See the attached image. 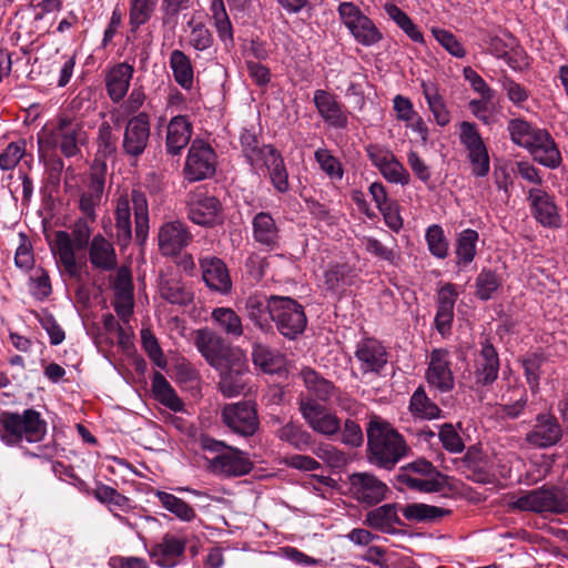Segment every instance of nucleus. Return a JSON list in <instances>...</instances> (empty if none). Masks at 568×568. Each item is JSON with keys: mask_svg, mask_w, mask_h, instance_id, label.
Instances as JSON below:
<instances>
[{"mask_svg": "<svg viewBox=\"0 0 568 568\" xmlns=\"http://www.w3.org/2000/svg\"><path fill=\"white\" fill-rule=\"evenodd\" d=\"M366 433L371 464L390 470L408 454L406 440L389 423L374 417Z\"/></svg>", "mask_w": 568, "mask_h": 568, "instance_id": "f257e3e1", "label": "nucleus"}, {"mask_svg": "<svg viewBox=\"0 0 568 568\" xmlns=\"http://www.w3.org/2000/svg\"><path fill=\"white\" fill-rule=\"evenodd\" d=\"M43 132V142L59 149L65 158L80 154L81 146L89 140L84 120L70 110L58 113Z\"/></svg>", "mask_w": 568, "mask_h": 568, "instance_id": "f03ea898", "label": "nucleus"}, {"mask_svg": "<svg viewBox=\"0 0 568 568\" xmlns=\"http://www.w3.org/2000/svg\"><path fill=\"white\" fill-rule=\"evenodd\" d=\"M507 129L511 141L527 149L535 161L550 169L560 165V152L547 130L535 128L519 119L511 120Z\"/></svg>", "mask_w": 568, "mask_h": 568, "instance_id": "7ed1b4c3", "label": "nucleus"}, {"mask_svg": "<svg viewBox=\"0 0 568 568\" xmlns=\"http://www.w3.org/2000/svg\"><path fill=\"white\" fill-rule=\"evenodd\" d=\"M47 434V423L32 408L22 414L3 410L0 413V440L7 446H18L23 440L39 443Z\"/></svg>", "mask_w": 568, "mask_h": 568, "instance_id": "20e7f679", "label": "nucleus"}, {"mask_svg": "<svg viewBox=\"0 0 568 568\" xmlns=\"http://www.w3.org/2000/svg\"><path fill=\"white\" fill-rule=\"evenodd\" d=\"M131 202L135 220V235L144 242L149 233V205L145 194L133 190L131 196L120 195L115 205V230L119 244L126 245L132 236Z\"/></svg>", "mask_w": 568, "mask_h": 568, "instance_id": "39448f33", "label": "nucleus"}, {"mask_svg": "<svg viewBox=\"0 0 568 568\" xmlns=\"http://www.w3.org/2000/svg\"><path fill=\"white\" fill-rule=\"evenodd\" d=\"M90 220L79 219L72 226L71 233L57 231L54 234V246L52 251L64 272L73 280L81 281L82 265L77 262L75 250L88 247L92 234Z\"/></svg>", "mask_w": 568, "mask_h": 568, "instance_id": "423d86ee", "label": "nucleus"}, {"mask_svg": "<svg viewBox=\"0 0 568 568\" xmlns=\"http://www.w3.org/2000/svg\"><path fill=\"white\" fill-rule=\"evenodd\" d=\"M511 506L521 511L562 514L568 511V497L559 488L542 487L519 496Z\"/></svg>", "mask_w": 568, "mask_h": 568, "instance_id": "0eeeda50", "label": "nucleus"}, {"mask_svg": "<svg viewBox=\"0 0 568 568\" xmlns=\"http://www.w3.org/2000/svg\"><path fill=\"white\" fill-rule=\"evenodd\" d=\"M337 11L344 26L359 44L372 47L383 39L374 21L353 2H342Z\"/></svg>", "mask_w": 568, "mask_h": 568, "instance_id": "6e6552de", "label": "nucleus"}, {"mask_svg": "<svg viewBox=\"0 0 568 568\" xmlns=\"http://www.w3.org/2000/svg\"><path fill=\"white\" fill-rule=\"evenodd\" d=\"M219 372V390L224 397L232 398L246 395L250 390V367L245 354L242 352L227 362L226 365L215 368Z\"/></svg>", "mask_w": 568, "mask_h": 568, "instance_id": "1a4fd4ad", "label": "nucleus"}, {"mask_svg": "<svg viewBox=\"0 0 568 568\" xmlns=\"http://www.w3.org/2000/svg\"><path fill=\"white\" fill-rule=\"evenodd\" d=\"M273 306V322L282 336L295 339L306 328L307 318L303 306L291 297L280 296Z\"/></svg>", "mask_w": 568, "mask_h": 568, "instance_id": "9d476101", "label": "nucleus"}, {"mask_svg": "<svg viewBox=\"0 0 568 568\" xmlns=\"http://www.w3.org/2000/svg\"><path fill=\"white\" fill-rule=\"evenodd\" d=\"M221 419L233 434L242 437H252L260 428L256 406L248 400L224 405Z\"/></svg>", "mask_w": 568, "mask_h": 568, "instance_id": "9b49d317", "label": "nucleus"}, {"mask_svg": "<svg viewBox=\"0 0 568 568\" xmlns=\"http://www.w3.org/2000/svg\"><path fill=\"white\" fill-rule=\"evenodd\" d=\"M194 343L213 368L226 365L229 361L242 353L241 348L227 345L222 336L209 328L197 329Z\"/></svg>", "mask_w": 568, "mask_h": 568, "instance_id": "f8f14e48", "label": "nucleus"}, {"mask_svg": "<svg viewBox=\"0 0 568 568\" xmlns=\"http://www.w3.org/2000/svg\"><path fill=\"white\" fill-rule=\"evenodd\" d=\"M298 410L308 427L317 434L333 437L342 429L341 419L314 398H301Z\"/></svg>", "mask_w": 568, "mask_h": 568, "instance_id": "ddd939ff", "label": "nucleus"}, {"mask_svg": "<svg viewBox=\"0 0 568 568\" xmlns=\"http://www.w3.org/2000/svg\"><path fill=\"white\" fill-rule=\"evenodd\" d=\"M459 141L467 151L474 175L484 178L490 169L487 148L475 123L464 121L459 125Z\"/></svg>", "mask_w": 568, "mask_h": 568, "instance_id": "4468645a", "label": "nucleus"}, {"mask_svg": "<svg viewBox=\"0 0 568 568\" xmlns=\"http://www.w3.org/2000/svg\"><path fill=\"white\" fill-rule=\"evenodd\" d=\"M215 152L202 140H194L187 152L184 176L190 182L202 181L215 173Z\"/></svg>", "mask_w": 568, "mask_h": 568, "instance_id": "2eb2a0df", "label": "nucleus"}, {"mask_svg": "<svg viewBox=\"0 0 568 568\" xmlns=\"http://www.w3.org/2000/svg\"><path fill=\"white\" fill-rule=\"evenodd\" d=\"M151 135L150 115L146 112H139L131 116L125 124L122 151L131 159H138L146 150Z\"/></svg>", "mask_w": 568, "mask_h": 568, "instance_id": "dca6fc26", "label": "nucleus"}, {"mask_svg": "<svg viewBox=\"0 0 568 568\" xmlns=\"http://www.w3.org/2000/svg\"><path fill=\"white\" fill-rule=\"evenodd\" d=\"M349 491L362 505L374 506L386 499L389 488L369 473H354L348 477Z\"/></svg>", "mask_w": 568, "mask_h": 568, "instance_id": "f3484780", "label": "nucleus"}, {"mask_svg": "<svg viewBox=\"0 0 568 568\" xmlns=\"http://www.w3.org/2000/svg\"><path fill=\"white\" fill-rule=\"evenodd\" d=\"M425 378L428 385L439 393H448L454 389L455 377L450 354L447 349L435 348L432 351Z\"/></svg>", "mask_w": 568, "mask_h": 568, "instance_id": "a211bd4d", "label": "nucleus"}, {"mask_svg": "<svg viewBox=\"0 0 568 568\" xmlns=\"http://www.w3.org/2000/svg\"><path fill=\"white\" fill-rule=\"evenodd\" d=\"M193 240L189 227L179 220L164 222L158 231V245L162 255L176 256Z\"/></svg>", "mask_w": 568, "mask_h": 568, "instance_id": "6ab92c4d", "label": "nucleus"}, {"mask_svg": "<svg viewBox=\"0 0 568 568\" xmlns=\"http://www.w3.org/2000/svg\"><path fill=\"white\" fill-rule=\"evenodd\" d=\"M189 219L202 226L214 225L221 215L222 205L217 197L207 194L204 191H196L187 199Z\"/></svg>", "mask_w": 568, "mask_h": 568, "instance_id": "aec40b11", "label": "nucleus"}, {"mask_svg": "<svg viewBox=\"0 0 568 568\" xmlns=\"http://www.w3.org/2000/svg\"><path fill=\"white\" fill-rule=\"evenodd\" d=\"M212 473L224 477H240L248 474L253 468L247 453L239 448L227 447L209 462Z\"/></svg>", "mask_w": 568, "mask_h": 568, "instance_id": "412c9836", "label": "nucleus"}, {"mask_svg": "<svg viewBox=\"0 0 568 568\" xmlns=\"http://www.w3.org/2000/svg\"><path fill=\"white\" fill-rule=\"evenodd\" d=\"M562 436V429L557 418L550 414H539L525 440L537 448H548L556 445Z\"/></svg>", "mask_w": 568, "mask_h": 568, "instance_id": "4be33fe9", "label": "nucleus"}, {"mask_svg": "<svg viewBox=\"0 0 568 568\" xmlns=\"http://www.w3.org/2000/svg\"><path fill=\"white\" fill-rule=\"evenodd\" d=\"M313 102L318 114L328 126L337 130L347 128V112L334 94L325 90H316L314 92Z\"/></svg>", "mask_w": 568, "mask_h": 568, "instance_id": "5701e85b", "label": "nucleus"}, {"mask_svg": "<svg viewBox=\"0 0 568 568\" xmlns=\"http://www.w3.org/2000/svg\"><path fill=\"white\" fill-rule=\"evenodd\" d=\"M474 364L475 383L478 386H487L493 384L499 372V357L493 344L485 338L480 343Z\"/></svg>", "mask_w": 568, "mask_h": 568, "instance_id": "b1692460", "label": "nucleus"}, {"mask_svg": "<svg viewBox=\"0 0 568 568\" xmlns=\"http://www.w3.org/2000/svg\"><path fill=\"white\" fill-rule=\"evenodd\" d=\"M185 546L186 542L184 539L171 534H165L159 542L150 548L149 555L158 566L172 568L178 565L180 558L183 556Z\"/></svg>", "mask_w": 568, "mask_h": 568, "instance_id": "393cba45", "label": "nucleus"}, {"mask_svg": "<svg viewBox=\"0 0 568 568\" xmlns=\"http://www.w3.org/2000/svg\"><path fill=\"white\" fill-rule=\"evenodd\" d=\"M280 296L255 294L248 296L245 301V311L247 318L262 332H268L272 329L273 322V306L275 300Z\"/></svg>", "mask_w": 568, "mask_h": 568, "instance_id": "a878e982", "label": "nucleus"}, {"mask_svg": "<svg viewBox=\"0 0 568 568\" xmlns=\"http://www.w3.org/2000/svg\"><path fill=\"white\" fill-rule=\"evenodd\" d=\"M528 200L532 209V215L540 224L551 229L560 227L561 219L550 195L541 189H531Z\"/></svg>", "mask_w": 568, "mask_h": 568, "instance_id": "bb28decb", "label": "nucleus"}, {"mask_svg": "<svg viewBox=\"0 0 568 568\" xmlns=\"http://www.w3.org/2000/svg\"><path fill=\"white\" fill-rule=\"evenodd\" d=\"M202 277L205 284L220 293H227L232 287L229 271L224 262L215 256H205L200 260Z\"/></svg>", "mask_w": 568, "mask_h": 568, "instance_id": "cd10ccee", "label": "nucleus"}, {"mask_svg": "<svg viewBox=\"0 0 568 568\" xmlns=\"http://www.w3.org/2000/svg\"><path fill=\"white\" fill-rule=\"evenodd\" d=\"M398 504H385L366 513L364 525L383 534H396L403 523L397 514Z\"/></svg>", "mask_w": 568, "mask_h": 568, "instance_id": "c85d7f7f", "label": "nucleus"}, {"mask_svg": "<svg viewBox=\"0 0 568 568\" xmlns=\"http://www.w3.org/2000/svg\"><path fill=\"white\" fill-rule=\"evenodd\" d=\"M355 356L361 363L364 373L378 372L387 363L385 347L374 338H367L357 345Z\"/></svg>", "mask_w": 568, "mask_h": 568, "instance_id": "c756f323", "label": "nucleus"}, {"mask_svg": "<svg viewBox=\"0 0 568 568\" xmlns=\"http://www.w3.org/2000/svg\"><path fill=\"white\" fill-rule=\"evenodd\" d=\"M192 124L184 115L173 116L166 126L165 150L171 155H179L189 144Z\"/></svg>", "mask_w": 568, "mask_h": 568, "instance_id": "7c9ffc66", "label": "nucleus"}, {"mask_svg": "<svg viewBox=\"0 0 568 568\" xmlns=\"http://www.w3.org/2000/svg\"><path fill=\"white\" fill-rule=\"evenodd\" d=\"M134 68L125 62L113 65L106 73L105 87L112 102H120L128 93Z\"/></svg>", "mask_w": 568, "mask_h": 568, "instance_id": "2f4dec72", "label": "nucleus"}, {"mask_svg": "<svg viewBox=\"0 0 568 568\" xmlns=\"http://www.w3.org/2000/svg\"><path fill=\"white\" fill-rule=\"evenodd\" d=\"M253 239L271 250L278 247L280 229L268 212H260L252 220Z\"/></svg>", "mask_w": 568, "mask_h": 568, "instance_id": "473e14b6", "label": "nucleus"}, {"mask_svg": "<svg viewBox=\"0 0 568 568\" xmlns=\"http://www.w3.org/2000/svg\"><path fill=\"white\" fill-rule=\"evenodd\" d=\"M104 183L103 173H92L87 190L80 196L79 207L91 223L95 222V210L102 202Z\"/></svg>", "mask_w": 568, "mask_h": 568, "instance_id": "72a5a7b5", "label": "nucleus"}, {"mask_svg": "<svg viewBox=\"0 0 568 568\" xmlns=\"http://www.w3.org/2000/svg\"><path fill=\"white\" fill-rule=\"evenodd\" d=\"M89 257L93 267L112 271L116 267V254L113 245L101 234L93 236L89 246Z\"/></svg>", "mask_w": 568, "mask_h": 568, "instance_id": "f704fd0d", "label": "nucleus"}, {"mask_svg": "<svg viewBox=\"0 0 568 568\" xmlns=\"http://www.w3.org/2000/svg\"><path fill=\"white\" fill-rule=\"evenodd\" d=\"M266 153L267 156H265L257 166H266L275 190L280 193H286L290 189V184L284 160L275 148L273 150H266Z\"/></svg>", "mask_w": 568, "mask_h": 568, "instance_id": "c9c22d12", "label": "nucleus"}, {"mask_svg": "<svg viewBox=\"0 0 568 568\" xmlns=\"http://www.w3.org/2000/svg\"><path fill=\"white\" fill-rule=\"evenodd\" d=\"M355 270L348 264H332L324 272V287L334 294L344 292L355 282Z\"/></svg>", "mask_w": 568, "mask_h": 568, "instance_id": "e433bc0d", "label": "nucleus"}, {"mask_svg": "<svg viewBox=\"0 0 568 568\" xmlns=\"http://www.w3.org/2000/svg\"><path fill=\"white\" fill-rule=\"evenodd\" d=\"M408 409L415 418L424 420H433L442 417V409L428 397L423 386L417 387L412 394Z\"/></svg>", "mask_w": 568, "mask_h": 568, "instance_id": "4c0bfd02", "label": "nucleus"}, {"mask_svg": "<svg viewBox=\"0 0 568 568\" xmlns=\"http://www.w3.org/2000/svg\"><path fill=\"white\" fill-rule=\"evenodd\" d=\"M213 324L219 331L232 338L243 335L244 327L242 318L231 307H216L211 313Z\"/></svg>", "mask_w": 568, "mask_h": 568, "instance_id": "58836bf2", "label": "nucleus"}, {"mask_svg": "<svg viewBox=\"0 0 568 568\" xmlns=\"http://www.w3.org/2000/svg\"><path fill=\"white\" fill-rule=\"evenodd\" d=\"M422 90L436 123L440 126L447 125L450 121V113L437 85L430 82H423Z\"/></svg>", "mask_w": 568, "mask_h": 568, "instance_id": "ea45409f", "label": "nucleus"}, {"mask_svg": "<svg viewBox=\"0 0 568 568\" xmlns=\"http://www.w3.org/2000/svg\"><path fill=\"white\" fill-rule=\"evenodd\" d=\"M403 516L412 521L434 523L444 516L450 514V510L444 507L413 503L402 508Z\"/></svg>", "mask_w": 568, "mask_h": 568, "instance_id": "a19ab883", "label": "nucleus"}, {"mask_svg": "<svg viewBox=\"0 0 568 568\" xmlns=\"http://www.w3.org/2000/svg\"><path fill=\"white\" fill-rule=\"evenodd\" d=\"M152 392L155 398L169 407L173 412H181L183 409V403L176 395L173 387L166 381L163 374L156 372L152 378Z\"/></svg>", "mask_w": 568, "mask_h": 568, "instance_id": "79ce46f5", "label": "nucleus"}, {"mask_svg": "<svg viewBox=\"0 0 568 568\" xmlns=\"http://www.w3.org/2000/svg\"><path fill=\"white\" fill-rule=\"evenodd\" d=\"M170 67L174 80L183 89H191L193 85V68L190 58L181 50H173L170 54Z\"/></svg>", "mask_w": 568, "mask_h": 568, "instance_id": "37998d69", "label": "nucleus"}, {"mask_svg": "<svg viewBox=\"0 0 568 568\" xmlns=\"http://www.w3.org/2000/svg\"><path fill=\"white\" fill-rule=\"evenodd\" d=\"M398 479L406 487L423 493H438L442 491L446 486V477L440 473H436V475L428 478L404 473L398 476Z\"/></svg>", "mask_w": 568, "mask_h": 568, "instance_id": "c03bdc74", "label": "nucleus"}, {"mask_svg": "<svg viewBox=\"0 0 568 568\" xmlns=\"http://www.w3.org/2000/svg\"><path fill=\"white\" fill-rule=\"evenodd\" d=\"M278 439L288 443L297 450H306L313 445L312 435L301 425L290 422L276 432Z\"/></svg>", "mask_w": 568, "mask_h": 568, "instance_id": "a18cd8bd", "label": "nucleus"}, {"mask_svg": "<svg viewBox=\"0 0 568 568\" xmlns=\"http://www.w3.org/2000/svg\"><path fill=\"white\" fill-rule=\"evenodd\" d=\"M306 388L320 400L327 402L334 395L335 387L321 377L314 369L305 367L300 373Z\"/></svg>", "mask_w": 568, "mask_h": 568, "instance_id": "49530a36", "label": "nucleus"}, {"mask_svg": "<svg viewBox=\"0 0 568 568\" xmlns=\"http://www.w3.org/2000/svg\"><path fill=\"white\" fill-rule=\"evenodd\" d=\"M253 363L266 374L278 372L284 364L283 357L262 344H255L252 352Z\"/></svg>", "mask_w": 568, "mask_h": 568, "instance_id": "de8ad7c7", "label": "nucleus"}, {"mask_svg": "<svg viewBox=\"0 0 568 568\" xmlns=\"http://www.w3.org/2000/svg\"><path fill=\"white\" fill-rule=\"evenodd\" d=\"M159 288L161 297L171 304L187 305L193 301L192 292L175 278L162 280Z\"/></svg>", "mask_w": 568, "mask_h": 568, "instance_id": "09e8293b", "label": "nucleus"}, {"mask_svg": "<svg viewBox=\"0 0 568 568\" xmlns=\"http://www.w3.org/2000/svg\"><path fill=\"white\" fill-rule=\"evenodd\" d=\"M477 241L478 233L475 230L466 229L459 233L456 245L457 265L467 266L474 261Z\"/></svg>", "mask_w": 568, "mask_h": 568, "instance_id": "8fccbe9b", "label": "nucleus"}, {"mask_svg": "<svg viewBox=\"0 0 568 568\" xmlns=\"http://www.w3.org/2000/svg\"><path fill=\"white\" fill-rule=\"evenodd\" d=\"M155 496L162 507L175 515L179 519L191 521L195 518V510L183 499L161 490H158Z\"/></svg>", "mask_w": 568, "mask_h": 568, "instance_id": "3c124183", "label": "nucleus"}, {"mask_svg": "<svg viewBox=\"0 0 568 568\" xmlns=\"http://www.w3.org/2000/svg\"><path fill=\"white\" fill-rule=\"evenodd\" d=\"M384 9L388 17L406 33L414 42L423 43L424 37L412 19L396 4L386 3Z\"/></svg>", "mask_w": 568, "mask_h": 568, "instance_id": "603ef678", "label": "nucleus"}, {"mask_svg": "<svg viewBox=\"0 0 568 568\" xmlns=\"http://www.w3.org/2000/svg\"><path fill=\"white\" fill-rule=\"evenodd\" d=\"M241 145L242 151L247 159V161L251 163V165L256 166L261 163V161L267 156L266 150H273L274 146L272 145H264L260 144L255 134L244 131L241 134Z\"/></svg>", "mask_w": 568, "mask_h": 568, "instance_id": "864d4df0", "label": "nucleus"}, {"mask_svg": "<svg viewBox=\"0 0 568 568\" xmlns=\"http://www.w3.org/2000/svg\"><path fill=\"white\" fill-rule=\"evenodd\" d=\"M158 0H131L130 26L133 31L146 23L156 7Z\"/></svg>", "mask_w": 568, "mask_h": 568, "instance_id": "5fc2aeb1", "label": "nucleus"}, {"mask_svg": "<svg viewBox=\"0 0 568 568\" xmlns=\"http://www.w3.org/2000/svg\"><path fill=\"white\" fill-rule=\"evenodd\" d=\"M116 136L108 122H102L98 130L97 146L98 154L103 158H113L116 154Z\"/></svg>", "mask_w": 568, "mask_h": 568, "instance_id": "6e6d98bb", "label": "nucleus"}, {"mask_svg": "<svg viewBox=\"0 0 568 568\" xmlns=\"http://www.w3.org/2000/svg\"><path fill=\"white\" fill-rule=\"evenodd\" d=\"M475 286L478 298L487 301L500 286V278L490 270H481L476 277Z\"/></svg>", "mask_w": 568, "mask_h": 568, "instance_id": "4d7b16f0", "label": "nucleus"}, {"mask_svg": "<svg viewBox=\"0 0 568 568\" xmlns=\"http://www.w3.org/2000/svg\"><path fill=\"white\" fill-rule=\"evenodd\" d=\"M426 242L429 252L437 258H445L448 255V242L442 226L434 224L426 231Z\"/></svg>", "mask_w": 568, "mask_h": 568, "instance_id": "13d9d810", "label": "nucleus"}, {"mask_svg": "<svg viewBox=\"0 0 568 568\" xmlns=\"http://www.w3.org/2000/svg\"><path fill=\"white\" fill-rule=\"evenodd\" d=\"M311 448L317 458L325 462L332 468H342L347 463L345 454L331 444L320 443Z\"/></svg>", "mask_w": 568, "mask_h": 568, "instance_id": "bf43d9fd", "label": "nucleus"}, {"mask_svg": "<svg viewBox=\"0 0 568 568\" xmlns=\"http://www.w3.org/2000/svg\"><path fill=\"white\" fill-rule=\"evenodd\" d=\"M141 342L144 352L148 354L150 359L159 367H164L166 365L165 357L160 347L158 338L152 333L150 328L141 329Z\"/></svg>", "mask_w": 568, "mask_h": 568, "instance_id": "052dcab7", "label": "nucleus"}, {"mask_svg": "<svg viewBox=\"0 0 568 568\" xmlns=\"http://www.w3.org/2000/svg\"><path fill=\"white\" fill-rule=\"evenodd\" d=\"M438 437L443 447L452 454H459L465 448L463 438L452 424L442 425Z\"/></svg>", "mask_w": 568, "mask_h": 568, "instance_id": "680f3d73", "label": "nucleus"}, {"mask_svg": "<svg viewBox=\"0 0 568 568\" xmlns=\"http://www.w3.org/2000/svg\"><path fill=\"white\" fill-rule=\"evenodd\" d=\"M26 152V141L11 142L0 154V169L9 171L17 166Z\"/></svg>", "mask_w": 568, "mask_h": 568, "instance_id": "e2e57ef3", "label": "nucleus"}, {"mask_svg": "<svg viewBox=\"0 0 568 568\" xmlns=\"http://www.w3.org/2000/svg\"><path fill=\"white\" fill-rule=\"evenodd\" d=\"M432 33L440 45L444 47L452 55L459 59L466 55V50L452 32L439 28H433Z\"/></svg>", "mask_w": 568, "mask_h": 568, "instance_id": "0e129e2a", "label": "nucleus"}, {"mask_svg": "<svg viewBox=\"0 0 568 568\" xmlns=\"http://www.w3.org/2000/svg\"><path fill=\"white\" fill-rule=\"evenodd\" d=\"M315 160L321 169L331 178L342 179L343 170L341 163L334 158L328 150L318 149L315 151Z\"/></svg>", "mask_w": 568, "mask_h": 568, "instance_id": "69168bd1", "label": "nucleus"}, {"mask_svg": "<svg viewBox=\"0 0 568 568\" xmlns=\"http://www.w3.org/2000/svg\"><path fill=\"white\" fill-rule=\"evenodd\" d=\"M516 397L513 402L500 404L497 412L509 418H517L520 416L527 405L528 398L527 393L524 388H517L514 390Z\"/></svg>", "mask_w": 568, "mask_h": 568, "instance_id": "338daca9", "label": "nucleus"}, {"mask_svg": "<svg viewBox=\"0 0 568 568\" xmlns=\"http://www.w3.org/2000/svg\"><path fill=\"white\" fill-rule=\"evenodd\" d=\"M381 174L390 183L407 185L410 176L405 166L396 159L388 162V164L382 169Z\"/></svg>", "mask_w": 568, "mask_h": 568, "instance_id": "774afa93", "label": "nucleus"}]
</instances>
